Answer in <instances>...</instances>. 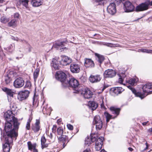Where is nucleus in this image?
I'll return each mask as SVG.
<instances>
[{
  "label": "nucleus",
  "instance_id": "1",
  "mask_svg": "<svg viewBox=\"0 0 152 152\" xmlns=\"http://www.w3.org/2000/svg\"><path fill=\"white\" fill-rule=\"evenodd\" d=\"M128 87L131 90L133 93L136 95L137 96L140 98L141 99H143L145 97L151 94V92H152V85L150 83H147L143 86L142 89L144 93V94L139 92L136 93V91L135 89L131 86H128Z\"/></svg>",
  "mask_w": 152,
  "mask_h": 152
},
{
  "label": "nucleus",
  "instance_id": "2",
  "mask_svg": "<svg viewBox=\"0 0 152 152\" xmlns=\"http://www.w3.org/2000/svg\"><path fill=\"white\" fill-rule=\"evenodd\" d=\"M12 122H6L4 126V130L6 134H4L3 137H16L18 135V134L16 131L18 128L16 129L14 125L12 126Z\"/></svg>",
  "mask_w": 152,
  "mask_h": 152
},
{
  "label": "nucleus",
  "instance_id": "3",
  "mask_svg": "<svg viewBox=\"0 0 152 152\" xmlns=\"http://www.w3.org/2000/svg\"><path fill=\"white\" fill-rule=\"evenodd\" d=\"M14 115L11 111L8 110L4 113V117L6 120V122H12L15 128L18 129V128L20 124L18 122L17 119L16 118Z\"/></svg>",
  "mask_w": 152,
  "mask_h": 152
},
{
  "label": "nucleus",
  "instance_id": "4",
  "mask_svg": "<svg viewBox=\"0 0 152 152\" xmlns=\"http://www.w3.org/2000/svg\"><path fill=\"white\" fill-rule=\"evenodd\" d=\"M105 101V100L103 97L101 96L98 101V103H96L93 101H90L89 102L88 106L93 110H95L97 107L98 104L100 105L102 108L106 109V108L104 105V102Z\"/></svg>",
  "mask_w": 152,
  "mask_h": 152
},
{
  "label": "nucleus",
  "instance_id": "5",
  "mask_svg": "<svg viewBox=\"0 0 152 152\" xmlns=\"http://www.w3.org/2000/svg\"><path fill=\"white\" fill-rule=\"evenodd\" d=\"M74 93H79L81 94L85 99H88L92 97L93 95L92 92L88 88L81 89L79 90H76L73 91Z\"/></svg>",
  "mask_w": 152,
  "mask_h": 152
},
{
  "label": "nucleus",
  "instance_id": "6",
  "mask_svg": "<svg viewBox=\"0 0 152 152\" xmlns=\"http://www.w3.org/2000/svg\"><path fill=\"white\" fill-rule=\"evenodd\" d=\"M66 86H69L72 87L75 91L76 90H79L80 88H78L79 85L78 81L74 78H69L67 81H66Z\"/></svg>",
  "mask_w": 152,
  "mask_h": 152
},
{
  "label": "nucleus",
  "instance_id": "7",
  "mask_svg": "<svg viewBox=\"0 0 152 152\" xmlns=\"http://www.w3.org/2000/svg\"><path fill=\"white\" fill-rule=\"evenodd\" d=\"M67 43V42L66 41H56L52 47L51 49L53 48H55L57 50H60L61 51H66L67 48L65 46Z\"/></svg>",
  "mask_w": 152,
  "mask_h": 152
},
{
  "label": "nucleus",
  "instance_id": "8",
  "mask_svg": "<svg viewBox=\"0 0 152 152\" xmlns=\"http://www.w3.org/2000/svg\"><path fill=\"white\" fill-rule=\"evenodd\" d=\"M66 75L65 73L62 71L57 72L56 75V78L60 81L65 86H66V81H67L69 79L66 77Z\"/></svg>",
  "mask_w": 152,
  "mask_h": 152
},
{
  "label": "nucleus",
  "instance_id": "9",
  "mask_svg": "<svg viewBox=\"0 0 152 152\" xmlns=\"http://www.w3.org/2000/svg\"><path fill=\"white\" fill-rule=\"evenodd\" d=\"M4 138V143L3 144V150L4 152H9L10 151V143L12 141L11 137H3Z\"/></svg>",
  "mask_w": 152,
  "mask_h": 152
},
{
  "label": "nucleus",
  "instance_id": "10",
  "mask_svg": "<svg viewBox=\"0 0 152 152\" xmlns=\"http://www.w3.org/2000/svg\"><path fill=\"white\" fill-rule=\"evenodd\" d=\"M59 63L63 66H66L70 64L72 60L70 58L65 56H61L59 57Z\"/></svg>",
  "mask_w": 152,
  "mask_h": 152
},
{
  "label": "nucleus",
  "instance_id": "11",
  "mask_svg": "<svg viewBox=\"0 0 152 152\" xmlns=\"http://www.w3.org/2000/svg\"><path fill=\"white\" fill-rule=\"evenodd\" d=\"M93 123L96 124V127L97 130H99L102 128L103 123L99 115H96L94 117Z\"/></svg>",
  "mask_w": 152,
  "mask_h": 152
},
{
  "label": "nucleus",
  "instance_id": "12",
  "mask_svg": "<svg viewBox=\"0 0 152 152\" xmlns=\"http://www.w3.org/2000/svg\"><path fill=\"white\" fill-rule=\"evenodd\" d=\"M29 93V91L28 90L20 91L18 93V99L20 101L25 100L28 97Z\"/></svg>",
  "mask_w": 152,
  "mask_h": 152
},
{
  "label": "nucleus",
  "instance_id": "13",
  "mask_svg": "<svg viewBox=\"0 0 152 152\" xmlns=\"http://www.w3.org/2000/svg\"><path fill=\"white\" fill-rule=\"evenodd\" d=\"M107 11L110 15H114L116 12L115 4L114 3L110 4L107 7Z\"/></svg>",
  "mask_w": 152,
  "mask_h": 152
},
{
  "label": "nucleus",
  "instance_id": "14",
  "mask_svg": "<svg viewBox=\"0 0 152 152\" xmlns=\"http://www.w3.org/2000/svg\"><path fill=\"white\" fill-rule=\"evenodd\" d=\"M24 84V80L21 77H19L15 80L13 85L15 88H19L23 87Z\"/></svg>",
  "mask_w": 152,
  "mask_h": 152
},
{
  "label": "nucleus",
  "instance_id": "15",
  "mask_svg": "<svg viewBox=\"0 0 152 152\" xmlns=\"http://www.w3.org/2000/svg\"><path fill=\"white\" fill-rule=\"evenodd\" d=\"M124 6V9L126 12H130L133 11L134 9L133 5L129 1H126L125 3Z\"/></svg>",
  "mask_w": 152,
  "mask_h": 152
},
{
  "label": "nucleus",
  "instance_id": "16",
  "mask_svg": "<svg viewBox=\"0 0 152 152\" xmlns=\"http://www.w3.org/2000/svg\"><path fill=\"white\" fill-rule=\"evenodd\" d=\"M103 140L104 138L102 137L98 139L96 138V140H94V142L95 141V148L96 151H99L102 148Z\"/></svg>",
  "mask_w": 152,
  "mask_h": 152
},
{
  "label": "nucleus",
  "instance_id": "17",
  "mask_svg": "<svg viewBox=\"0 0 152 152\" xmlns=\"http://www.w3.org/2000/svg\"><path fill=\"white\" fill-rule=\"evenodd\" d=\"M116 72L112 69H108L105 71L104 73L105 77L112 78L114 77L116 75Z\"/></svg>",
  "mask_w": 152,
  "mask_h": 152
},
{
  "label": "nucleus",
  "instance_id": "18",
  "mask_svg": "<svg viewBox=\"0 0 152 152\" xmlns=\"http://www.w3.org/2000/svg\"><path fill=\"white\" fill-rule=\"evenodd\" d=\"M102 79L100 75H91L89 78V81L92 83H95L99 82Z\"/></svg>",
  "mask_w": 152,
  "mask_h": 152
},
{
  "label": "nucleus",
  "instance_id": "19",
  "mask_svg": "<svg viewBox=\"0 0 152 152\" xmlns=\"http://www.w3.org/2000/svg\"><path fill=\"white\" fill-rule=\"evenodd\" d=\"M71 71L73 73H77L79 72L80 68L79 66L76 64H72L70 66Z\"/></svg>",
  "mask_w": 152,
  "mask_h": 152
},
{
  "label": "nucleus",
  "instance_id": "20",
  "mask_svg": "<svg viewBox=\"0 0 152 152\" xmlns=\"http://www.w3.org/2000/svg\"><path fill=\"white\" fill-rule=\"evenodd\" d=\"M40 124L39 120H36V123L32 125V129L34 132H37L40 129L41 126Z\"/></svg>",
  "mask_w": 152,
  "mask_h": 152
},
{
  "label": "nucleus",
  "instance_id": "21",
  "mask_svg": "<svg viewBox=\"0 0 152 152\" xmlns=\"http://www.w3.org/2000/svg\"><path fill=\"white\" fill-rule=\"evenodd\" d=\"M84 64L86 68H92L94 66V61L90 59H85Z\"/></svg>",
  "mask_w": 152,
  "mask_h": 152
},
{
  "label": "nucleus",
  "instance_id": "22",
  "mask_svg": "<svg viewBox=\"0 0 152 152\" xmlns=\"http://www.w3.org/2000/svg\"><path fill=\"white\" fill-rule=\"evenodd\" d=\"M59 57H56L53 59L52 61L51 65L54 68L56 69H58Z\"/></svg>",
  "mask_w": 152,
  "mask_h": 152
},
{
  "label": "nucleus",
  "instance_id": "23",
  "mask_svg": "<svg viewBox=\"0 0 152 152\" xmlns=\"http://www.w3.org/2000/svg\"><path fill=\"white\" fill-rule=\"evenodd\" d=\"M43 2V0H32L31 3L33 7H37L41 5Z\"/></svg>",
  "mask_w": 152,
  "mask_h": 152
},
{
  "label": "nucleus",
  "instance_id": "24",
  "mask_svg": "<svg viewBox=\"0 0 152 152\" xmlns=\"http://www.w3.org/2000/svg\"><path fill=\"white\" fill-rule=\"evenodd\" d=\"M113 92L116 95L121 94L124 89L121 87H116L112 89Z\"/></svg>",
  "mask_w": 152,
  "mask_h": 152
},
{
  "label": "nucleus",
  "instance_id": "25",
  "mask_svg": "<svg viewBox=\"0 0 152 152\" xmlns=\"http://www.w3.org/2000/svg\"><path fill=\"white\" fill-rule=\"evenodd\" d=\"M95 55L96 57V60L100 64L99 65L101 66V64L102 63V62L104 60V57L103 56L97 53H95Z\"/></svg>",
  "mask_w": 152,
  "mask_h": 152
},
{
  "label": "nucleus",
  "instance_id": "26",
  "mask_svg": "<svg viewBox=\"0 0 152 152\" xmlns=\"http://www.w3.org/2000/svg\"><path fill=\"white\" fill-rule=\"evenodd\" d=\"M110 109L113 114L116 115L115 117V118L119 114L120 110V109L116 108L114 107H111L110 108Z\"/></svg>",
  "mask_w": 152,
  "mask_h": 152
},
{
  "label": "nucleus",
  "instance_id": "27",
  "mask_svg": "<svg viewBox=\"0 0 152 152\" xmlns=\"http://www.w3.org/2000/svg\"><path fill=\"white\" fill-rule=\"evenodd\" d=\"M96 140V138L94 137H92L91 138L87 137L85 140V143L86 145H89L92 142H94V140Z\"/></svg>",
  "mask_w": 152,
  "mask_h": 152
},
{
  "label": "nucleus",
  "instance_id": "28",
  "mask_svg": "<svg viewBox=\"0 0 152 152\" xmlns=\"http://www.w3.org/2000/svg\"><path fill=\"white\" fill-rule=\"evenodd\" d=\"M3 90V91L6 93L8 95L10 96H13L14 92L12 91V90L7 88H4Z\"/></svg>",
  "mask_w": 152,
  "mask_h": 152
},
{
  "label": "nucleus",
  "instance_id": "29",
  "mask_svg": "<svg viewBox=\"0 0 152 152\" xmlns=\"http://www.w3.org/2000/svg\"><path fill=\"white\" fill-rule=\"evenodd\" d=\"M41 141L42 148H44L48 147V144L45 143L46 142V139L44 136L42 137Z\"/></svg>",
  "mask_w": 152,
  "mask_h": 152
},
{
  "label": "nucleus",
  "instance_id": "30",
  "mask_svg": "<svg viewBox=\"0 0 152 152\" xmlns=\"http://www.w3.org/2000/svg\"><path fill=\"white\" fill-rule=\"evenodd\" d=\"M27 145L28 149L31 151H32L34 148H36L37 144L36 143L32 144L30 141H29L27 142Z\"/></svg>",
  "mask_w": 152,
  "mask_h": 152
},
{
  "label": "nucleus",
  "instance_id": "31",
  "mask_svg": "<svg viewBox=\"0 0 152 152\" xmlns=\"http://www.w3.org/2000/svg\"><path fill=\"white\" fill-rule=\"evenodd\" d=\"M66 137H67L66 136L62 135L61 136H60V137H59L58 138L59 140L60 141L62 142L63 143V145L64 146V147L65 146V142L66 140Z\"/></svg>",
  "mask_w": 152,
  "mask_h": 152
},
{
  "label": "nucleus",
  "instance_id": "32",
  "mask_svg": "<svg viewBox=\"0 0 152 152\" xmlns=\"http://www.w3.org/2000/svg\"><path fill=\"white\" fill-rule=\"evenodd\" d=\"M15 46L14 44H11L6 48V50L10 52H12L14 50Z\"/></svg>",
  "mask_w": 152,
  "mask_h": 152
},
{
  "label": "nucleus",
  "instance_id": "33",
  "mask_svg": "<svg viewBox=\"0 0 152 152\" xmlns=\"http://www.w3.org/2000/svg\"><path fill=\"white\" fill-rule=\"evenodd\" d=\"M17 24V20L15 19H12L8 23L9 26H16Z\"/></svg>",
  "mask_w": 152,
  "mask_h": 152
},
{
  "label": "nucleus",
  "instance_id": "34",
  "mask_svg": "<svg viewBox=\"0 0 152 152\" xmlns=\"http://www.w3.org/2000/svg\"><path fill=\"white\" fill-rule=\"evenodd\" d=\"M118 75L119 77L118 79V82L121 84H122L124 78L125 77V75L124 74H122L121 76L120 74H118Z\"/></svg>",
  "mask_w": 152,
  "mask_h": 152
},
{
  "label": "nucleus",
  "instance_id": "35",
  "mask_svg": "<svg viewBox=\"0 0 152 152\" xmlns=\"http://www.w3.org/2000/svg\"><path fill=\"white\" fill-rule=\"evenodd\" d=\"M28 0H20V4L27 8H28Z\"/></svg>",
  "mask_w": 152,
  "mask_h": 152
},
{
  "label": "nucleus",
  "instance_id": "36",
  "mask_svg": "<svg viewBox=\"0 0 152 152\" xmlns=\"http://www.w3.org/2000/svg\"><path fill=\"white\" fill-rule=\"evenodd\" d=\"M104 115L106 118V121L108 122L112 118V115H110L109 113L107 112L104 113Z\"/></svg>",
  "mask_w": 152,
  "mask_h": 152
},
{
  "label": "nucleus",
  "instance_id": "37",
  "mask_svg": "<svg viewBox=\"0 0 152 152\" xmlns=\"http://www.w3.org/2000/svg\"><path fill=\"white\" fill-rule=\"evenodd\" d=\"M9 18H7L5 16L2 17L1 18V22L3 23H6L9 21Z\"/></svg>",
  "mask_w": 152,
  "mask_h": 152
},
{
  "label": "nucleus",
  "instance_id": "38",
  "mask_svg": "<svg viewBox=\"0 0 152 152\" xmlns=\"http://www.w3.org/2000/svg\"><path fill=\"white\" fill-rule=\"evenodd\" d=\"M39 70L38 69L35 70L34 73V80L35 81L37 78L39 74Z\"/></svg>",
  "mask_w": 152,
  "mask_h": 152
},
{
  "label": "nucleus",
  "instance_id": "39",
  "mask_svg": "<svg viewBox=\"0 0 152 152\" xmlns=\"http://www.w3.org/2000/svg\"><path fill=\"white\" fill-rule=\"evenodd\" d=\"M32 120V118H29L28 119L26 125V129L27 130H29L30 127V122Z\"/></svg>",
  "mask_w": 152,
  "mask_h": 152
},
{
  "label": "nucleus",
  "instance_id": "40",
  "mask_svg": "<svg viewBox=\"0 0 152 152\" xmlns=\"http://www.w3.org/2000/svg\"><path fill=\"white\" fill-rule=\"evenodd\" d=\"M136 79L134 78H131L129 80H128L127 81L129 84H130L132 86H134L136 83Z\"/></svg>",
  "mask_w": 152,
  "mask_h": 152
},
{
  "label": "nucleus",
  "instance_id": "41",
  "mask_svg": "<svg viewBox=\"0 0 152 152\" xmlns=\"http://www.w3.org/2000/svg\"><path fill=\"white\" fill-rule=\"evenodd\" d=\"M57 132L58 134L61 136H62L63 133V129L61 127H60L57 129Z\"/></svg>",
  "mask_w": 152,
  "mask_h": 152
},
{
  "label": "nucleus",
  "instance_id": "42",
  "mask_svg": "<svg viewBox=\"0 0 152 152\" xmlns=\"http://www.w3.org/2000/svg\"><path fill=\"white\" fill-rule=\"evenodd\" d=\"M4 79L5 83L7 84L9 83L11 80V79L8 75L5 76Z\"/></svg>",
  "mask_w": 152,
  "mask_h": 152
},
{
  "label": "nucleus",
  "instance_id": "43",
  "mask_svg": "<svg viewBox=\"0 0 152 152\" xmlns=\"http://www.w3.org/2000/svg\"><path fill=\"white\" fill-rule=\"evenodd\" d=\"M138 52H141L142 53H150V50H148L145 49H139L138 50Z\"/></svg>",
  "mask_w": 152,
  "mask_h": 152
},
{
  "label": "nucleus",
  "instance_id": "44",
  "mask_svg": "<svg viewBox=\"0 0 152 152\" xmlns=\"http://www.w3.org/2000/svg\"><path fill=\"white\" fill-rule=\"evenodd\" d=\"M31 86V82L28 81H26L25 85L24 86V87L25 88H30Z\"/></svg>",
  "mask_w": 152,
  "mask_h": 152
},
{
  "label": "nucleus",
  "instance_id": "45",
  "mask_svg": "<svg viewBox=\"0 0 152 152\" xmlns=\"http://www.w3.org/2000/svg\"><path fill=\"white\" fill-rule=\"evenodd\" d=\"M98 5H103L104 0H95Z\"/></svg>",
  "mask_w": 152,
  "mask_h": 152
},
{
  "label": "nucleus",
  "instance_id": "46",
  "mask_svg": "<svg viewBox=\"0 0 152 152\" xmlns=\"http://www.w3.org/2000/svg\"><path fill=\"white\" fill-rule=\"evenodd\" d=\"M103 44L104 45H106L108 47H114L113 44L110 43H104Z\"/></svg>",
  "mask_w": 152,
  "mask_h": 152
},
{
  "label": "nucleus",
  "instance_id": "47",
  "mask_svg": "<svg viewBox=\"0 0 152 152\" xmlns=\"http://www.w3.org/2000/svg\"><path fill=\"white\" fill-rule=\"evenodd\" d=\"M57 128V126L56 125H54L52 128V132L53 133H55L56 132Z\"/></svg>",
  "mask_w": 152,
  "mask_h": 152
},
{
  "label": "nucleus",
  "instance_id": "48",
  "mask_svg": "<svg viewBox=\"0 0 152 152\" xmlns=\"http://www.w3.org/2000/svg\"><path fill=\"white\" fill-rule=\"evenodd\" d=\"M67 126L68 129L70 130H71L73 129V126L70 124H68L67 125Z\"/></svg>",
  "mask_w": 152,
  "mask_h": 152
},
{
  "label": "nucleus",
  "instance_id": "49",
  "mask_svg": "<svg viewBox=\"0 0 152 152\" xmlns=\"http://www.w3.org/2000/svg\"><path fill=\"white\" fill-rule=\"evenodd\" d=\"M48 135L49 137L51 139H52L53 137V135L51 132L49 133L48 132Z\"/></svg>",
  "mask_w": 152,
  "mask_h": 152
},
{
  "label": "nucleus",
  "instance_id": "50",
  "mask_svg": "<svg viewBox=\"0 0 152 152\" xmlns=\"http://www.w3.org/2000/svg\"><path fill=\"white\" fill-rule=\"evenodd\" d=\"M19 16V14L18 13H16L14 15V17L15 18H18Z\"/></svg>",
  "mask_w": 152,
  "mask_h": 152
},
{
  "label": "nucleus",
  "instance_id": "51",
  "mask_svg": "<svg viewBox=\"0 0 152 152\" xmlns=\"http://www.w3.org/2000/svg\"><path fill=\"white\" fill-rule=\"evenodd\" d=\"M46 110V108L44 107L43 108L42 110L44 114H45V113L47 114V112H45V111Z\"/></svg>",
  "mask_w": 152,
  "mask_h": 152
},
{
  "label": "nucleus",
  "instance_id": "52",
  "mask_svg": "<svg viewBox=\"0 0 152 152\" xmlns=\"http://www.w3.org/2000/svg\"><path fill=\"white\" fill-rule=\"evenodd\" d=\"M19 41H20L21 42H23L24 43H27V42L26 41L24 40H22L19 39Z\"/></svg>",
  "mask_w": 152,
  "mask_h": 152
},
{
  "label": "nucleus",
  "instance_id": "53",
  "mask_svg": "<svg viewBox=\"0 0 152 152\" xmlns=\"http://www.w3.org/2000/svg\"><path fill=\"white\" fill-rule=\"evenodd\" d=\"M30 45H28V51L29 52H30L31 51L32 49Z\"/></svg>",
  "mask_w": 152,
  "mask_h": 152
},
{
  "label": "nucleus",
  "instance_id": "54",
  "mask_svg": "<svg viewBox=\"0 0 152 152\" xmlns=\"http://www.w3.org/2000/svg\"><path fill=\"white\" fill-rule=\"evenodd\" d=\"M3 55V51L1 50H0V58H2V56Z\"/></svg>",
  "mask_w": 152,
  "mask_h": 152
},
{
  "label": "nucleus",
  "instance_id": "55",
  "mask_svg": "<svg viewBox=\"0 0 152 152\" xmlns=\"http://www.w3.org/2000/svg\"><path fill=\"white\" fill-rule=\"evenodd\" d=\"M33 152H38V150L36 149V148H34L33 149Z\"/></svg>",
  "mask_w": 152,
  "mask_h": 152
},
{
  "label": "nucleus",
  "instance_id": "56",
  "mask_svg": "<svg viewBox=\"0 0 152 152\" xmlns=\"http://www.w3.org/2000/svg\"><path fill=\"white\" fill-rule=\"evenodd\" d=\"M148 121H147L146 122H145L142 123V124L143 126H145L148 123Z\"/></svg>",
  "mask_w": 152,
  "mask_h": 152
},
{
  "label": "nucleus",
  "instance_id": "57",
  "mask_svg": "<svg viewBox=\"0 0 152 152\" xmlns=\"http://www.w3.org/2000/svg\"><path fill=\"white\" fill-rule=\"evenodd\" d=\"M90 150L89 149H86L84 150L83 152H89Z\"/></svg>",
  "mask_w": 152,
  "mask_h": 152
},
{
  "label": "nucleus",
  "instance_id": "58",
  "mask_svg": "<svg viewBox=\"0 0 152 152\" xmlns=\"http://www.w3.org/2000/svg\"><path fill=\"white\" fill-rule=\"evenodd\" d=\"M61 119H59L57 120V122L58 123H59L61 122Z\"/></svg>",
  "mask_w": 152,
  "mask_h": 152
},
{
  "label": "nucleus",
  "instance_id": "59",
  "mask_svg": "<svg viewBox=\"0 0 152 152\" xmlns=\"http://www.w3.org/2000/svg\"><path fill=\"white\" fill-rule=\"evenodd\" d=\"M128 149L130 151H132L133 150V149L132 148H130V147Z\"/></svg>",
  "mask_w": 152,
  "mask_h": 152
},
{
  "label": "nucleus",
  "instance_id": "60",
  "mask_svg": "<svg viewBox=\"0 0 152 152\" xmlns=\"http://www.w3.org/2000/svg\"><path fill=\"white\" fill-rule=\"evenodd\" d=\"M145 144L146 145V148L145 149H145H148V144H147V142Z\"/></svg>",
  "mask_w": 152,
  "mask_h": 152
},
{
  "label": "nucleus",
  "instance_id": "61",
  "mask_svg": "<svg viewBox=\"0 0 152 152\" xmlns=\"http://www.w3.org/2000/svg\"><path fill=\"white\" fill-rule=\"evenodd\" d=\"M148 131L149 132H152V129H148Z\"/></svg>",
  "mask_w": 152,
  "mask_h": 152
},
{
  "label": "nucleus",
  "instance_id": "62",
  "mask_svg": "<svg viewBox=\"0 0 152 152\" xmlns=\"http://www.w3.org/2000/svg\"><path fill=\"white\" fill-rule=\"evenodd\" d=\"M4 1L3 0H0V4L1 3H2ZM1 5L0 4V6H1Z\"/></svg>",
  "mask_w": 152,
  "mask_h": 152
},
{
  "label": "nucleus",
  "instance_id": "63",
  "mask_svg": "<svg viewBox=\"0 0 152 152\" xmlns=\"http://www.w3.org/2000/svg\"><path fill=\"white\" fill-rule=\"evenodd\" d=\"M15 40L17 41H19V39L17 37H15Z\"/></svg>",
  "mask_w": 152,
  "mask_h": 152
},
{
  "label": "nucleus",
  "instance_id": "64",
  "mask_svg": "<svg viewBox=\"0 0 152 152\" xmlns=\"http://www.w3.org/2000/svg\"><path fill=\"white\" fill-rule=\"evenodd\" d=\"M100 152H106L104 150H102Z\"/></svg>",
  "mask_w": 152,
  "mask_h": 152
}]
</instances>
